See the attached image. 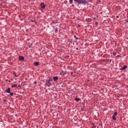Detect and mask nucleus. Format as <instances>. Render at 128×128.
I'll return each instance as SVG.
<instances>
[{
  "label": "nucleus",
  "mask_w": 128,
  "mask_h": 128,
  "mask_svg": "<svg viewBox=\"0 0 128 128\" xmlns=\"http://www.w3.org/2000/svg\"><path fill=\"white\" fill-rule=\"evenodd\" d=\"M74 2H77L78 4H84V6L88 4V2L86 0H74Z\"/></svg>",
  "instance_id": "nucleus-1"
},
{
  "label": "nucleus",
  "mask_w": 128,
  "mask_h": 128,
  "mask_svg": "<svg viewBox=\"0 0 128 128\" xmlns=\"http://www.w3.org/2000/svg\"><path fill=\"white\" fill-rule=\"evenodd\" d=\"M52 79L50 78V79H48L46 80V84H44L45 86H48V88H50V86H52V84L50 82H52Z\"/></svg>",
  "instance_id": "nucleus-2"
},
{
  "label": "nucleus",
  "mask_w": 128,
  "mask_h": 128,
  "mask_svg": "<svg viewBox=\"0 0 128 128\" xmlns=\"http://www.w3.org/2000/svg\"><path fill=\"white\" fill-rule=\"evenodd\" d=\"M6 92H7L8 94H10V96H14V93L13 92H10V88H8L7 89L5 90Z\"/></svg>",
  "instance_id": "nucleus-3"
},
{
  "label": "nucleus",
  "mask_w": 128,
  "mask_h": 128,
  "mask_svg": "<svg viewBox=\"0 0 128 128\" xmlns=\"http://www.w3.org/2000/svg\"><path fill=\"white\" fill-rule=\"evenodd\" d=\"M40 6L42 9H44V8H46V4H44V2L41 3Z\"/></svg>",
  "instance_id": "nucleus-4"
},
{
  "label": "nucleus",
  "mask_w": 128,
  "mask_h": 128,
  "mask_svg": "<svg viewBox=\"0 0 128 128\" xmlns=\"http://www.w3.org/2000/svg\"><path fill=\"white\" fill-rule=\"evenodd\" d=\"M18 60H24V57L22 56H19Z\"/></svg>",
  "instance_id": "nucleus-5"
},
{
  "label": "nucleus",
  "mask_w": 128,
  "mask_h": 128,
  "mask_svg": "<svg viewBox=\"0 0 128 128\" xmlns=\"http://www.w3.org/2000/svg\"><path fill=\"white\" fill-rule=\"evenodd\" d=\"M128 68V66H124V67L120 68V70H124L126 68Z\"/></svg>",
  "instance_id": "nucleus-6"
},
{
  "label": "nucleus",
  "mask_w": 128,
  "mask_h": 128,
  "mask_svg": "<svg viewBox=\"0 0 128 128\" xmlns=\"http://www.w3.org/2000/svg\"><path fill=\"white\" fill-rule=\"evenodd\" d=\"M53 80H54V82H56V80H58V76H54L53 78Z\"/></svg>",
  "instance_id": "nucleus-7"
},
{
  "label": "nucleus",
  "mask_w": 128,
  "mask_h": 128,
  "mask_svg": "<svg viewBox=\"0 0 128 128\" xmlns=\"http://www.w3.org/2000/svg\"><path fill=\"white\" fill-rule=\"evenodd\" d=\"M34 64L36 66H38V64H40V62H35L34 63Z\"/></svg>",
  "instance_id": "nucleus-8"
},
{
  "label": "nucleus",
  "mask_w": 128,
  "mask_h": 128,
  "mask_svg": "<svg viewBox=\"0 0 128 128\" xmlns=\"http://www.w3.org/2000/svg\"><path fill=\"white\" fill-rule=\"evenodd\" d=\"M60 74L61 76H64V74H66V72H64L63 71H62L61 72H60Z\"/></svg>",
  "instance_id": "nucleus-9"
},
{
  "label": "nucleus",
  "mask_w": 128,
  "mask_h": 128,
  "mask_svg": "<svg viewBox=\"0 0 128 128\" xmlns=\"http://www.w3.org/2000/svg\"><path fill=\"white\" fill-rule=\"evenodd\" d=\"M112 118V120H116V116L114 115H113Z\"/></svg>",
  "instance_id": "nucleus-10"
},
{
  "label": "nucleus",
  "mask_w": 128,
  "mask_h": 128,
  "mask_svg": "<svg viewBox=\"0 0 128 128\" xmlns=\"http://www.w3.org/2000/svg\"><path fill=\"white\" fill-rule=\"evenodd\" d=\"M80 98H75V100H76V102H80Z\"/></svg>",
  "instance_id": "nucleus-11"
},
{
  "label": "nucleus",
  "mask_w": 128,
  "mask_h": 128,
  "mask_svg": "<svg viewBox=\"0 0 128 128\" xmlns=\"http://www.w3.org/2000/svg\"><path fill=\"white\" fill-rule=\"evenodd\" d=\"M18 86V84H15L12 85V86H11V88H15V86Z\"/></svg>",
  "instance_id": "nucleus-12"
},
{
  "label": "nucleus",
  "mask_w": 128,
  "mask_h": 128,
  "mask_svg": "<svg viewBox=\"0 0 128 128\" xmlns=\"http://www.w3.org/2000/svg\"><path fill=\"white\" fill-rule=\"evenodd\" d=\"M113 116H118V112H114V114Z\"/></svg>",
  "instance_id": "nucleus-13"
},
{
  "label": "nucleus",
  "mask_w": 128,
  "mask_h": 128,
  "mask_svg": "<svg viewBox=\"0 0 128 128\" xmlns=\"http://www.w3.org/2000/svg\"><path fill=\"white\" fill-rule=\"evenodd\" d=\"M92 126H92V128H96V126H94V124L92 123Z\"/></svg>",
  "instance_id": "nucleus-14"
},
{
  "label": "nucleus",
  "mask_w": 128,
  "mask_h": 128,
  "mask_svg": "<svg viewBox=\"0 0 128 128\" xmlns=\"http://www.w3.org/2000/svg\"><path fill=\"white\" fill-rule=\"evenodd\" d=\"M69 2H70V4H72L73 0H70Z\"/></svg>",
  "instance_id": "nucleus-15"
},
{
  "label": "nucleus",
  "mask_w": 128,
  "mask_h": 128,
  "mask_svg": "<svg viewBox=\"0 0 128 128\" xmlns=\"http://www.w3.org/2000/svg\"><path fill=\"white\" fill-rule=\"evenodd\" d=\"M74 38H75L76 40H78V38L76 37V36H74Z\"/></svg>",
  "instance_id": "nucleus-16"
},
{
  "label": "nucleus",
  "mask_w": 128,
  "mask_h": 128,
  "mask_svg": "<svg viewBox=\"0 0 128 128\" xmlns=\"http://www.w3.org/2000/svg\"><path fill=\"white\" fill-rule=\"evenodd\" d=\"M18 88H22V86H20V84H19L18 86Z\"/></svg>",
  "instance_id": "nucleus-17"
},
{
  "label": "nucleus",
  "mask_w": 128,
  "mask_h": 128,
  "mask_svg": "<svg viewBox=\"0 0 128 128\" xmlns=\"http://www.w3.org/2000/svg\"><path fill=\"white\" fill-rule=\"evenodd\" d=\"M4 104H6V100H4Z\"/></svg>",
  "instance_id": "nucleus-18"
},
{
  "label": "nucleus",
  "mask_w": 128,
  "mask_h": 128,
  "mask_svg": "<svg viewBox=\"0 0 128 128\" xmlns=\"http://www.w3.org/2000/svg\"><path fill=\"white\" fill-rule=\"evenodd\" d=\"M124 20L126 22H128V19H126Z\"/></svg>",
  "instance_id": "nucleus-19"
},
{
  "label": "nucleus",
  "mask_w": 128,
  "mask_h": 128,
  "mask_svg": "<svg viewBox=\"0 0 128 128\" xmlns=\"http://www.w3.org/2000/svg\"><path fill=\"white\" fill-rule=\"evenodd\" d=\"M74 74V72H70V76H72V74Z\"/></svg>",
  "instance_id": "nucleus-20"
},
{
  "label": "nucleus",
  "mask_w": 128,
  "mask_h": 128,
  "mask_svg": "<svg viewBox=\"0 0 128 128\" xmlns=\"http://www.w3.org/2000/svg\"><path fill=\"white\" fill-rule=\"evenodd\" d=\"M116 18H120V16H116Z\"/></svg>",
  "instance_id": "nucleus-21"
},
{
  "label": "nucleus",
  "mask_w": 128,
  "mask_h": 128,
  "mask_svg": "<svg viewBox=\"0 0 128 128\" xmlns=\"http://www.w3.org/2000/svg\"><path fill=\"white\" fill-rule=\"evenodd\" d=\"M96 26H98V22H96Z\"/></svg>",
  "instance_id": "nucleus-22"
},
{
  "label": "nucleus",
  "mask_w": 128,
  "mask_h": 128,
  "mask_svg": "<svg viewBox=\"0 0 128 128\" xmlns=\"http://www.w3.org/2000/svg\"><path fill=\"white\" fill-rule=\"evenodd\" d=\"M36 84V81L34 82V84Z\"/></svg>",
  "instance_id": "nucleus-23"
},
{
  "label": "nucleus",
  "mask_w": 128,
  "mask_h": 128,
  "mask_svg": "<svg viewBox=\"0 0 128 128\" xmlns=\"http://www.w3.org/2000/svg\"><path fill=\"white\" fill-rule=\"evenodd\" d=\"M72 6H74V4H72Z\"/></svg>",
  "instance_id": "nucleus-24"
},
{
  "label": "nucleus",
  "mask_w": 128,
  "mask_h": 128,
  "mask_svg": "<svg viewBox=\"0 0 128 128\" xmlns=\"http://www.w3.org/2000/svg\"><path fill=\"white\" fill-rule=\"evenodd\" d=\"M76 50H78V48H76Z\"/></svg>",
  "instance_id": "nucleus-25"
},
{
  "label": "nucleus",
  "mask_w": 128,
  "mask_h": 128,
  "mask_svg": "<svg viewBox=\"0 0 128 128\" xmlns=\"http://www.w3.org/2000/svg\"><path fill=\"white\" fill-rule=\"evenodd\" d=\"M113 54H114V56H116V53L114 52Z\"/></svg>",
  "instance_id": "nucleus-26"
},
{
  "label": "nucleus",
  "mask_w": 128,
  "mask_h": 128,
  "mask_svg": "<svg viewBox=\"0 0 128 128\" xmlns=\"http://www.w3.org/2000/svg\"><path fill=\"white\" fill-rule=\"evenodd\" d=\"M14 76H16V72H14Z\"/></svg>",
  "instance_id": "nucleus-27"
},
{
  "label": "nucleus",
  "mask_w": 128,
  "mask_h": 128,
  "mask_svg": "<svg viewBox=\"0 0 128 128\" xmlns=\"http://www.w3.org/2000/svg\"><path fill=\"white\" fill-rule=\"evenodd\" d=\"M15 76L16 78H18V76H16V74H15Z\"/></svg>",
  "instance_id": "nucleus-28"
},
{
  "label": "nucleus",
  "mask_w": 128,
  "mask_h": 128,
  "mask_svg": "<svg viewBox=\"0 0 128 128\" xmlns=\"http://www.w3.org/2000/svg\"><path fill=\"white\" fill-rule=\"evenodd\" d=\"M55 32H58V30H55Z\"/></svg>",
  "instance_id": "nucleus-29"
},
{
  "label": "nucleus",
  "mask_w": 128,
  "mask_h": 128,
  "mask_svg": "<svg viewBox=\"0 0 128 128\" xmlns=\"http://www.w3.org/2000/svg\"><path fill=\"white\" fill-rule=\"evenodd\" d=\"M8 82H10V80H8Z\"/></svg>",
  "instance_id": "nucleus-30"
},
{
  "label": "nucleus",
  "mask_w": 128,
  "mask_h": 128,
  "mask_svg": "<svg viewBox=\"0 0 128 128\" xmlns=\"http://www.w3.org/2000/svg\"><path fill=\"white\" fill-rule=\"evenodd\" d=\"M127 18H128V16H127Z\"/></svg>",
  "instance_id": "nucleus-31"
},
{
  "label": "nucleus",
  "mask_w": 128,
  "mask_h": 128,
  "mask_svg": "<svg viewBox=\"0 0 128 128\" xmlns=\"http://www.w3.org/2000/svg\"><path fill=\"white\" fill-rule=\"evenodd\" d=\"M31 22H34V21H33V20H32Z\"/></svg>",
  "instance_id": "nucleus-32"
},
{
  "label": "nucleus",
  "mask_w": 128,
  "mask_h": 128,
  "mask_svg": "<svg viewBox=\"0 0 128 128\" xmlns=\"http://www.w3.org/2000/svg\"><path fill=\"white\" fill-rule=\"evenodd\" d=\"M100 14H102V12H100Z\"/></svg>",
  "instance_id": "nucleus-33"
},
{
  "label": "nucleus",
  "mask_w": 128,
  "mask_h": 128,
  "mask_svg": "<svg viewBox=\"0 0 128 128\" xmlns=\"http://www.w3.org/2000/svg\"><path fill=\"white\" fill-rule=\"evenodd\" d=\"M34 22H36L35 21H33Z\"/></svg>",
  "instance_id": "nucleus-34"
},
{
  "label": "nucleus",
  "mask_w": 128,
  "mask_h": 128,
  "mask_svg": "<svg viewBox=\"0 0 128 128\" xmlns=\"http://www.w3.org/2000/svg\"><path fill=\"white\" fill-rule=\"evenodd\" d=\"M73 45H74V44H73Z\"/></svg>",
  "instance_id": "nucleus-35"
}]
</instances>
